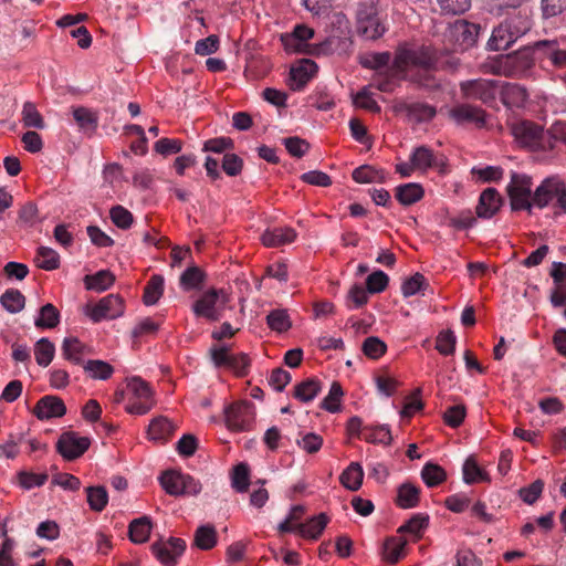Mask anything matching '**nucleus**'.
Wrapping results in <instances>:
<instances>
[{"label":"nucleus","instance_id":"nucleus-60","mask_svg":"<svg viewBox=\"0 0 566 566\" xmlns=\"http://www.w3.org/2000/svg\"><path fill=\"white\" fill-rule=\"evenodd\" d=\"M467 416V409L464 405H455L449 407L443 413V420L446 424L451 428H458L462 424Z\"/></svg>","mask_w":566,"mask_h":566},{"label":"nucleus","instance_id":"nucleus-20","mask_svg":"<svg viewBox=\"0 0 566 566\" xmlns=\"http://www.w3.org/2000/svg\"><path fill=\"white\" fill-rule=\"evenodd\" d=\"M544 59H547L554 67H566V49H563L557 40H542L534 43Z\"/></svg>","mask_w":566,"mask_h":566},{"label":"nucleus","instance_id":"nucleus-53","mask_svg":"<svg viewBox=\"0 0 566 566\" xmlns=\"http://www.w3.org/2000/svg\"><path fill=\"white\" fill-rule=\"evenodd\" d=\"M232 486L238 493H244L248 491L250 482V469L247 463H239L233 468L232 471Z\"/></svg>","mask_w":566,"mask_h":566},{"label":"nucleus","instance_id":"nucleus-13","mask_svg":"<svg viewBox=\"0 0 566 566\" xmlns=\"http://www.w3.org/2000/svg\"><path fill=\"white\" fill-rule=\"evenodd\" d=\"M410 161L416 170L427 171L434 168L440 174L447 172V158L442 154H436L431 148L424 145L413 149L410 155Z\"/></svg>","mask_w":566,"mask_h":566},{"label":"nucleus","instance_id":"nucleus-46","mask_svg":"<svg viewBox=\"0 0 566 566\" xmlns=\"http://www.w3.org/2000/svg\"><path fill=\"white\" fill-rule=\"evenodd\" d=\"M35 261L38 266L45 271H53L60 266L59 253L48 247H40L38 249Z\"/></svg>","mask_w":566,"mask_h":566},{"label":"nucleus","instance_id":"nucleus-48","mask_svg":"<svg viewBox=\"0 0 566 566\" xmlns=\"http://www.w3.org/2000/svg\"><path fill=\"white\" fill-rule=\"evenodd\" d=\"M205 277L198 266H190L180 275V285L185 291L197 290L201 287Z\"/></svg>","mask_w":566,"mask_h":566},{"label":"nucleus","instance_id":"nucleus-19","mask_svg":"<svg viewBox=\"0 0 566 566\" xmlns=\"http://www.w3.org/2000/svg\"><path fill=\"white\" fill-rule=\"evenodd\" d=\"M66 412L64 401L56 396H44L34 406L33 413L39 420L60 418Z\"/></svg>","mask_w":566,"mask_h":566},{"label":"nucleus","instance_id":"nucleus-16","mask_svg":"<svg viewBox=\"0 0 566 566\" xmlns=\"http://www.w3.org/2000/svg\"><path fill=\"white\" fill-rule=\"evenodd\" d=\"M479 32V24L467 20H457L450 25L448 35L461 51H465L475 44Z\"/></svg>","mask_w":566,"mask_h":566},{"label":"nucleus","instance_id":"nucleus-38","mask_svg":"<svg viewBox=\"0 0 566 566\" xmlns=\"http://www.w3.org/2000/svg\"><path fill=\"white\" fill-rule=\"evenodd\" d=\"M151 531L150 520L147 516L136 518L128 526V535L133 543L143 544L148 541Z\"/></svg>","mask_w":566,"mask_h":566},{"label":"nucleus","instance_id":"nucleus-15","mask_svg":"<svg viewBox=\"0 0 566 566\" xmlns=\"http://www.w3.org/2000/svg\"><path fill=\"white\" fill-rule=\"evenodd\" d=\"M151 552L164 566H175L186 549V542L179 537L153 543Z\"/></svg>","mask_w":566,"mask_h":566},{"label":"nucleus","instance_id":"nucleus-41","mask_svg":"<svg viewBox=\"0 0 566 566\" xmlns=\"http://www.w3.org/2000/svg\"><path fill=\"white\" fill-rule=\"evenodd\" d=\"M164 277L159 274L150 276L144 289L143 301L146 305H155L164 293Z\"/></svg>","mask_w":566,"mask_h":566},{"label":"nucleus","instance_id":"nucleus-29","mask_svg":"<svg viewBox=\"0 0 566 566\" xmlns=\"http://www.w3.org/2000/svg\"><path fill=\"white\" fill-rule=\"evenodd\" d=\"M353 179L358 184L385 182L387 171L382 168H377L369 165H363L354 169L352 174Z\"/></svg>","mask_w":566,"mask_h":566},{"label":"nucleus","instance_id":"nucleus-14","mask_svg":"<svg viewBox=\"0 0 566 566\" xmlns=\"http://www.w3.org/2000/svg\"><path fill=\"white\" fill-rule=\"evenodd\" d=\"M254 406L250 401L235 402L226 409V424L232 431H243L254 419Z\"/></svg>","mask_w":566,"mask_h":566},{"label":"nucleus","instance_id":"nucleus-32","mask_svg":"<svg viewBox=\"0 0 566 566\" xmlns=\"http://www.w3.org/2000/svg\"><path fill=\"white\" fill-rule=\"evenodd\" d=\"M218 543V534L213 525L199 526L193 534V545L202 551L212 549Z\"/></svg>","mask_w":566,"mask_h":566},{"label":"nucleus","instance_id":"nucleus-45","mask_svg":"<svg viewBox=\"0 0 566 566\" xmlns=\"http://www.w3.org/2000/svg\"><path fill=\"white\" fill-rule=\"evenodd\" d=\"M21 120L28 128H44V119L32 102H25L22 106Z\"/></svg>","mask_w":566,"mask_h":566},{"label":"nucleus","instance_id":"nucleus-25","mask_svg":"<svg viewBox=\"0 0 566 566\" xmlns=\"http://www.w3.org/2000/svg\"><path fill=\"white\" fill-rule=\"evenodd\" d=\"M296 235V231L293 228H273L263 232L261 241L268 248H277L292 243Z\"/></svg>","mask_w":566,"mask_h":566},{"label":"nucleus","instance_id":"nucleus-10","mask_svg":"<svg viewBox=\"0 0 566 566\" xmlns=\"http://www.w3.org/2000/svg\"><path fill=\"white\" fill-rule=\"evenodd\" d=\"M281 42L285 51L290 53H307L312 55H328L334 52L336 38H328L325 41L316 44L303 43L292 33H284L281 35Z\"/></svg>","mask_w":566,"mask_h":566},{"label":"nucleus","instance_id":"nucleus-26","mask_svg":"<svg viewBox=\"0 0 566 566\" xmlns=\"http://www.w3.org/2000/svg\"><path fill=\"white\" fill-rule=\"evenodd\" d=\"M501 101L507 107H522L528 94L524 86L516 83H503L501 86Z\"/></svg>","mask_w":566,"mask_h":566},{"label":"nucleus","instance_id":"nucleus-34","mask_svg":"<svg viewBox=\"0 0 566 566\" xmlns=\"http://www.w3.org/2000/svg\"><path fill=\"white\" fill-rule=\"evenodd\" d=\"M410 56L415 67L424 70L437 69L438 59L436 51L430 46L410 48Z\"/></svg>","mask_w":566,"mask_h":566},{"label":"nucleus","instance_id":"nucleus-35","mask_svg":"<svg viewBox=\"0 0 566 566\" xmlns=\"http://www.w3.org/2000/svg\"><path fill=\"white\" fill-rule=\"evenodd\" d=\"M424 190L420 184L410 182L396 188V199L403 206H410L422 199Z\"/></svg>","mask_w":566,"mask_h":566},{"label":"nucleus","instance_id":"nucleus-9","mask_svg":"<svg viewBox=\"0 0 566 566\" xmlns=\"http://www.w3.org/2000/svg\"><path fill=\"white\" fill-rule=\"evenodd\" d=\"M500 82L494 80L478 78L460 83V92L463 98L481 101L490 104L495 101Z\"/></svg>","mask_w":566,"mask_h":566},{"label":"nucleus","instance_id":"nucleus-37","mask_svg":"<svg viewBox=\"0 0 566 566\" xmlns=\"http://www.w3.org/2000/svg\"><path fill=\"white\" fill-rule=\"evenodd\" d=\"M115 282V275L108 270H101L95 274L86 275L84 284L87 290L103 292Z\"/></svg>","mask_w":566,"mask_h":566},{"label":"nucleus","instance_id":"nucleus-56","mask_svg":"<svg viewBox=\"0 0 566 566\" xmlns=\"http://www.w3.org/2000/svg\"><path fill=\"white\" fill-rule=\"evenodd\" d=\"M361 349L368 358L378 359L386 353L387 346L380 338L369 336L364 340Z\"/></svg>","mask_w":566,"mask_h":566},{"label":"nucleus","instance_id":"nucleus-4","mask_svg":"<svg viewBox=\"0 0 566 566\" xmlns=\"http://www.w3.org/2000/svg\"><path fill=\"white\" fill-rule=\"evenodd\" d=\"M230 302V294L223 289H209L192 305L196 316L219 321Z\"/></svg>","mask_w":566,"mask_h":566},{"label":"nucleus","instance_id":"nucleus-21","mask_svg":"<svg viewBox=\"0 0 566 566\" xmlns=\"http://www.w3.org/2000/svg\"><path fill=\"white\" fill-rule=\"evenodd\" d=\"M502 203L500 193L494 188L485 189L479 198L478 206L475 208L479 218L490 219L499 210Z\"/></svg>","mask_w":566,"mask_h":566},{"label":"nucleus","instance_id":"nucleus-23","mask_svg":"<svg viewBox=\"0 0 566 566\" xmlns=\"http://www.w3.org/2000/svg\"><path fill=\"white\" fill-rule=\"evenodd\" d=\"M176 429L177 426L170 419L158 416L150 421L147 434L153 441L166 442L174 436Z\"/></svg>","mask_w":566,"mask_h":566},{"label":"nucleus","instance_id":"nucleus-54","mask_svg":"<svg viewBox=\"0 0 566 566\" xmlns=\"http://www.w3.org/2000/svg\"><path fill=\"white\" fill-rule=\"evenodd\" d=\"M344 391L339 382L334 381L331 386L328 395L323 399L321 408L328 412H337L340 410V401Z\"/></svg>","mask_w":566,"mask_h":566},{"label":"nucleus","instance_id":"nucleus-30","mask_svg":"<svg viewBox=\"0 0 566 566\" xmlns=\"http://www.w3.org/2000/svg\"><path fill=\"white\" fill-rule=\"evenodd\" d=\"M73 117L78 127L90 134H94L98 126V115L96 112L78 106L73 108Z\"/></svg>","mask_w":566,"mask_h":566},{"label":"nucleus","instance_id":"nucleus-43","mask_svg":"<svg viewBox=\"0 0 566 566\" xmlns=\"http://www.w3.org/2000/svg\"><path fill=\"white\" fill-rule=\"evenodd\" d=\"M364 472L361 467L358 463H352L349 467L344 470V472L340 474L339 480L340 483L348 490V491H357L363 482Z\"/></svg>","mask_w":566,"mask_h":566},{"label":"nucleus","instance_id":"nucleus-47","mask_svg":"<svg viewBox=\"0 0 566 566\" xmlns=\"http://www.w3.org/2000/svg\"><path fill=\"white\" fill-rule=\"evenodd\" d=\"M55 347L48 338H41L35 343L34 356L38 365L48 367L54 358Z\"/></svg>","mask_w":566,"mask_h":566},{"label":"nucleus","instance_id":"nucleus-62","mask_svg":"<svg viewBox=\"0 0 566 566\" xmlns=\"http://www.w3.org/2000/svg\"><path fill=\"white\" fill-rule=\"evenodd\" d=\"M113 223L120 229H128L133 223V214L123 206H115L109 211Z\"/></svg>","mask_w":566,"mask_h":566},{"label":"nucleus","instance_id":"nucleus-64","mask_svg":"<svg viewBox=\"0 0 566 566\" xmlns=\"http://www.w3.org/2000/svg\"><path fill=\"white\" fill-rule=\"evenodd\" d=\"M283 144L289 154L297 158L303 157L310 149V144L296 136L284 138Z\"/></svg>","mask_w":566,"mask_h":566},{"label":"nucleus","instance_id":"nucleus-57","mask_svg":"<svg viewBox=\"0 0 566 566\" xmlns=\"http://www.w3.org/2000/svg\"><path fill=\"white\" fill-rule=\"evenodd\" d=\"M472 0H437L443 14H462L471 7Z\"/></svg>","mask_w":566,"mask_h":566},{"label":"nucleus","instance_id":"nucleus-44","mask_svg":"<svg viewBox=\"0 0 566 566\" xmlns=\"http://www.w3.org/2000/svg\"><path fill=\"white\" fill-rule=\"evenodd\" d=\"M0 303L9 313L15 314L24 308L25 297L19 290L9 289L1 295Z\"/></svg>","mask_w":566,"mask_h":566},{"label":"nucleus","instance_id":"nucleus-42","mask_svg":"<svg viewBox=\"0 0 566 566\" xmlns=\"http://www.w3.org/2000/svg\"><path fill=\"white\" fill-rule=\"evenodd\" d=\"M321 391V382L317 379L308 378L294 387V398L302 402L312 401Z\"/></svg>","mask_w":566,"mask_h":566},{"label":"nucleus","instance_id":"nucleus-50","mask_svg":"<svg viewBox=\"0 0 566 566\" xmlns=\"http://www.w3.org/2000/svg\"><path fill=\"white\" fill-rule=\"evenodd\" d=\"M421 478L429 488H433L446 481L447 473L440 465L427 463L422 468Z\"/></svg>","mask_w":566,"mask_h":566},{"label":"nucleus","instance_id":"nucleus-40","mask_svg":"<svg viewBox=\"0 0 566 566\" xmlns=\"http://www.w3.org/2000/svg\"><path fill=\"white\" fill-rule=\"evenodd\" d=\"M428 515L422 513L415 514L410 520H408L398 528V533L401 535L410 534L415 537V539H419L428 526Z\"/></svg>","mask_w":566,"mask_h":566},{"label":"nucleus","instance_id":"nucleus-5","mask_svg":"<svg viewBox=\"0 0 566 566\" xmlns=\"http://www.w3.org/2000/svg\"><path fill=\"white\" fill-rule=\"evenodd\" d=\"M532 178L530 176L518 172L511 174V181L506 190L512 210H526L528 213L532 212Z\"/></svg>","mask_w":566,"mask_h":566},{"label":"nucleus","instance_id":"nucleus-28","mask_svg":"<svg viewBox=\"0 0 566 566\" xmlns=\"http://www.w3.org/2000/svg\"><path fill=\"white\" fill-rule=\"evenodd\" d=\"M413 67L415 64L410 56V46L407 44L399 45L395 52L392 64L389 69L390 74L394 76L402 75Z\"/></svg>","mask_w":566,"mask_h":566},{"label":"nucleus","instance_id":"nucleus-24","mask_svg":"<svg viewBox=\"0 0 566 566\" xmlns=\"http://www.w3.org/2000/svg\"><path fill=\"white\" fill-rule=\"evenodd\" d=\"M331 518L325 513L312 516L297 526V534L304 538L316 541L319 538Z\"/></svg>","mask_w":566,"mask_h":566},{"label":"nucleus","instance_id":"nucleus-52","mask_svg":"<svg viewBox=\"0 0 566 566\" xmlns=\"http://www.w3.org/2000/svg\"><path fill=\"white\" fill-rule=\"evenodd\" d=\"M363 439L369 443L389 444L391 433L386 426L364 427Z\"/></svg>","mask_w":566,"mask_h":566},{"label":"nucleus","instance_id":"nucleus-22","mask_svg":"<svg viewBox=\"0 0 566 566\" xmlns=\"http://www.w3.org/2000/svg\"><path fill=\"white\" fill-rule=\"evenodd\" d=\"M62 356L74 365H84V356L90 353L88 347L77 337H65L62 343Z\"/></svg>","mask_w":566,"mask_h":566},{"label":"nucleus","instance_id":"nucleus-17","mask_svg":"<svg viewBox=\"0 0 566 566\" xmlns=\"http://www.w3.org/2000/svg\"><path fill=\"white\" fill-rule=\"evenodd\" d=\"M449 116L458 125L473 124L475 127L482 128L486 124L485 111L468 103L453 106L449 111Z\"/></svg>","mask_w":566,"mask_h":566},{"label":"nucleus","instance_id":"nucleus-51","mask_svg":"<svg viewBox=\"0 0 566 566\" xmlns=\"http://www.w3.org/2000/svg\"><path fill=\"white\" fill-rule=\"evenodd\" d=\"M505 25L509 27L511 34L517 40L524 35L531 29V20L527 13L521 11L504 21Z\"/></svg>","mask_w":566,"mask_h":566},{"label":"nucleus","instance_id":"nucleus-58","mask_svg":"<svg viewBox=\"0 0 566 566\" xmlns=\"http://www.w3.org/2000/svg\"><path fill=\"white\" fill-rule=\"evenodd\" d=\"M485 479V473L480 469L473 458L465 460L463 464V480L465 483H476Z\"/></svg>","mask_w":566,"mask_h":566},{"label":"nucleus","instance_id":"nucleus-18","mask_svg":"<svg viewBox=\"0 0 566 566\" xmlns=\"http://www.w3.org/2000/svg\"><path fill=\"white\" fill-rule=\"evenodd\" d=\"M317 65L308 59L301 60L290 70L289 86L293 91H301L316 74Z\"/></svg>","mask_w":566,"mask_h":566},{"label":"nucleus","instance_id":"nucleus-61","mask_svg":"<svg viewBox=\"0 0 566 566\" xmlns=\"http://www.w3.org/2000/svg\"><path fill=\"white\" fill-rule=\"evenodd\" d=\"M354 104H355V106H357L359 108H364V109L369 111L371 113H379L380 112V106L373 98L371 93L367 90V87H364L361 91H359L355 95Z\"/></svg>","mask_w":566,"mask_h":566},{"label":"nucleus","instance_id":"nucleus-59","mask_svg":"<svg viewBox=\"0 0 566 566\" xmlns=\"http://www.w3.org/2000/svg\"><path fill=\"white\" fill-rule=\"evenodd\" d=\"M455 342L452 331H443L437 336L436 349L444 356L451 355L454 352Z\"/></svg>","mask_w":566,"mask_h":566},{"label":"nucleus","instance_id":"nucleus-31","mask_svg":"<svg viewBox=\"0 0 566 566\" xmlns=\"http://www.w3.org/2000/svg\"><path fill=\"white\" fill-rule=\"evenodd\" d=\"M407 539L401 536H392L385 541L384 544V558L389 564H396L405 556Z\"/></svg>","mask_w":566,"mask_h":566},{"label":"nucleus","instance_id":"nucleus-33","mask_svg":"<svg viewBox=\"0 0 566 566\" xmlns=\"http://www.w3.org/2000/svg\"><path fill=\"white\" fill-rule=\"evenodd\" d=\"M516 41L515 36L511 34L509 27L502 22L499 27H496L492 35L488 42V45L491 50L494 51H504L507 50L514 42Z\"/></svg>","mask_w":566,"mask_h":566},{"label":"nucleus","instance_id":"nucleus-2","mask_svg":"<svg viewBox=\"0 0 566 566\" xmlns=\"http://www.w3.org/2000/svg\"><path fill=\"white\" fill-rule=\"evenodd\" d=\"M514 138L531 150H549L555 147L556 139L543 129L542 126L523 120L512 126Z\"/></svg>","mask_w":566,"mask_h":566},{"label":"nucleus","instance_id":"nucleus-8","mask_svg":"<svg viewBox=\"0 0 566 566\" xmlns=\"http://www.w3.org/2000/svg\"><path fill=\"white\" fill-rule=\"evenodd\" d=\"M357 31L368 40H376L385 32L374 2L361 3L357 11Z\"/></svg>","mask_w":566,"mask_h":566},{"label":"nucleus","instance_id":"nucleus-7","mask_svg":"<svg viewBox=\"0 0 566 566\" xmlns=\"http://www.w3.org/2000/svg\"><path fill=\"white\" fill-rule=\"evenodd\" d=\"M127 389L132 394L126 411L133 415H145L155 405L153 391L149 385L139 377H133L127 382Z\"/></svg>","mask_w":566,"mask_h":566},{"label":"nucleus","instance_id":"nucleus-39","mask_svg":"<svg viewBox=\"0 0 566 566\" xmlns=\"http://www.w3.org/2000/svg\"><path fill=\"white\" fill-rule=\"evenodd\" d=\"M60 323V311L51 303L43 305L34 321L38 328H54Z\"/></svg>","mask_w":566,"mask_h":566},{"label":"nucleus","instance_id":"nucleus-11","mask_svg":"<svg viewBox=\"0 0 566 566\" xmlns=\"http://www.w3.org/2000/svg\"><path fill=\"white\" fill-rule=\"evenodd\" d=\"M91 439L82 437L75 431L63 432L57 442L56 451L64 460L73 461L82 457L90 448Z\"/></svg>","mask_w":566,"mask_h":566},{"label":"nucleus","instance_id":"nucleus-6","mask_svg":"<svg viewBox=\"0 0 566 566\" xmlns=\"http://www.w3.org/2000/svg\"><path fill=\"white\" fill-rule=\"evenodd\" d=\"M159 480L169 495H197L201 492V483L198 480L178 470L165 471Z\"/></svg>","mask_w":566,"mask_h":566},{"label":"nucleus","instance_id":"nucleus-49","mask_svg":"<svg viewBox=\"0 0 566 566\" xmlns=\"http://www.w3.org/2000/svg\"><path fill=\"white\" fill-rule=\"evenodd\" d=\"M268 326L277 333H284L292 326L290 316L286 310H273L266 316Z\"/></svg>","mask_w":566,"mask_h":566},{"label":"nucleus","instance_id":"nucleus-1","mask_svg":"<svg viewBox=\"0 0 566 566\" xmlns=\"http://www.w3.org/2000/svg\"><path fill=\"white\" fill-rule=\"evenodd\" d=\"M534 45L510 54H501L486 60L481 64L480 70L484 74H492L505 77H523L535 64Z\"/></svg>","mask_w":566,"mask_h":566},{"label":"nucleus","instance_id":"nucleus-55","mask_svg":"<svg viewBox=\"0 0 566 566\" xmlns=\"http://www.w3.org/2000/svg\"><path fill=\"white\" fill-rule=\"evenodd\" d=\"M391 61V54L389 52H375L365 54L360 59V64L370 70H381L389 65Z\"/></svg>","mask_w":566,"mask_h":566},{"label":"nucleus","instance_id":"nucleus-27","mask_svg":"<svg viewBox=\"0 0 566 566\" xmlns=\"http://www.w3.org/2000/svg\"><path fill=\"white\" fill-rule=\"evenodd\" d=\"M307 512V507L303 504L292 505L285 520L277 525V532L280 534L295 533L297 534L300 524Z\"/></svg>","mask_w":566,"mask_h":566},{"label":"nucleus","instance_id":"nucleus-36","mask_svg":"<svg viewBox=\"0 0 566 566\" xmlns=\"http://www.w3.org/2000/svg\"><path fill=\"white\" fill-rule=\"evenodd\" d=\"M84 371L94 380H107L114 374V367L101 359H90L83 365Z\"/></svg>","mask_w":566,"mask_h":566},{"label":"nucleus","instance_id":"nucleus-63","mask_svg":"<svg viewBox=\"0 0 566 566\" xmlns=\"http://www.w3.org/2000/svg\"><path fill=\"white\" fill-rule=\"evenodd\" d=\"M375 382H376L377 390L381 395L387 396V397L392 396L400 385V382L396 378H394L389 375H386V374L376 376Z\"/></svg>","mask_w":566,"mask_h":566},{"label":"nucleus","instance_id":"nucleus-3","mask_svg":"<svg viewBox=\"0 0 566 566\" xmlns=\"http://www.w3.org/2000/svg\"><path fill=\"white\" fill-rule=\"evenodd\" d=\"M533 206L543 209L551 206L554 214H563L566 212V187L555 179H545L533 193Z\"/></svg>","mask_w":566,"mask_h":566},{"label":"nucleus","instance_id":"nucleus-12","mask_svg":"<svg viewBox=\"0 0 566 566\" xmlns=\"http://www.w3.org/2000/svg\"><path fill=\"white\" fill-rule=\"evenodd\" d=\"M124 313V300L118 294H108L93 306H87L86 314L93 322L114 319Z\"/></svg>","mask_w":566,"mask_h":566}]
</instances>
